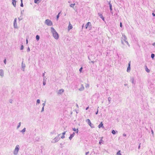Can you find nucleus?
<instances>
[{
	"label": "nucleus",
	"mask_w": 155,
	"mask_h": 155,
	"mask_svg": "<svg viewBox=\"0 0 155 155\" xmlns=\"http://www.w3.org/2000/svg\"><path fill=\"white\" fill-rule=\"evenodd\" d=\"M43 85H45L46 84V81H43Z\"/></svg>",
	"instance_id": "44"
},
{
	"label": "nucleus",
	"mask_w": 155,
	"mask_h": 155,
	"mask_svg": "<svg viewBox=\"0 0 155 155\" xmlns=\"http://www.w3.org/2000/svg\"><path fill=\"white\" fill-rule=\"evenodd\" d=\"M21 67L23 69V71H24V69L25 67V65L23 63V62H22V64H21Z\"/></svg>",
	"instance_id": "19"
},
{
	"label": "nucleus",
	"mask_w": 155,
	"mask_h": 155,
	"mask_svg": "<svg viewBox=\"0 0 155 155\" xmlns=\"http://www.w3.org/2000/svg\"><path fill=\"white\" fill-rule=\"evenodd\" d=\"M39 0H34V2L35 3H38V1Z\"/></svg>",
	"instance_id": "38"
},
{
	"label": "nucleus",
	"mask_w": 155,
	"mask_h": 155,
	"mask_svg": "<svg viewBox=\"0 0 155 155\" xmlns=\"http://www.w3.org/2000/svg\"><path fill=\"white\" fill-rule=\"evenodd\" d=\"M126 134H123V136L126 137Z\"/></svg>",
	"instance_id": "52"
},
{
	"label": "nucleus",
	"mask_w": 155,
	"mask_h": 155,
	"mask_svg": "<svg viewBox=\"0 0 155 155\" xmlns=\"http://www.w3.org/2000/svg\"><path fill=\"white\" fill-rule=\"evenodd\" d=\"M140 144L139 145V146H138V149H140Z\"/></svg>",
	"instance_id": "54"
},
{
	"label": "nucleus",
	"mask_w": 155,
	"mask_h": 155,
	"mask_svg": "<svg viewBox=\"0 0 155 155\" xmlns=\"http://www.w3.org/2000/svg\"><path fill=\"white\" fill-rule=\"evenodd\" d=\"M86 122L87 123V124L92 127L94 128V127L93 126H92V124L90 120L89 119H87L86 120Z\"/></svg>",
	"instance_id": "7"
},
{
	"label": "nucleus",
	"mask_w": 155,
	"mask_h": 155,
	"mask_svg": "<svg viewBox=\"0 0 155 155\" xmlns=\"http://www.w3.org/2000/svg\"><path fill=\"white\" fill-rule=\"evenodd\" d=\"M130 61L129 63L128 66V67H127V72H129L130 71Z\"/></svg>",
	"instance_id": "8"
},
{
	"label": "nucleus",
	"mask_w": 155,
	"mask_h": 155,
	"mask_svg": "<svg viewBox=\"0 0 155 155\" xmlns=\"http://www.w3.org/2000/svg\"><path fill=\"white\" fill-rule=\"evenodd\" d=\"M99 16L103 20H104V17L100 13L98 14Z\"/></svg>",
	"instance_id": "15"
},
{
	"label": "nucleus",
	"mask_w": 155,
	"mask_h": 155,
	"mask_svg": "<svg viewBox=\"0 0 155 155\" xmlns=\"http://www.w3.org/2000/svg\"><path fill=\"white\" fill-rule=\"evenodd\" d=\"M120 152V150H119L118 151V152L117 153V155H122Z\"/></svg>",
	"instance_id": "27"
},
{
	"label": "nucleus",
	"mask_w": 155,
	"mask_h": 155,
	"mask_svg": "<svg viewBox=\"0 0 155 155\" xmlns=\"http://www.w3.org/2000/svg\"><path fill=\"white\" fill-rule=\"evenodd\" d=\"M125 42L127 43V44L129 46V47H130V45L129 44L128 42V41H127Z\"/></svg>",
	"instance_id": "39"
},
{
	"label": "nucleus",
	"mask_w": 155,
	"mask_h": 155,
	"mask_svg": "<svg viewBox=\"0 0 155 155\" xmlns=\"http://www.w3.org/2000/svg\"><path fill=\"white\" fill-rule=\"evenodd\" d=\"M44 111V107H42L41 112H43Z\"/></svg>",
	"instance_id": "43"
},
{
	"label": "nucleus",
	"mask_w": 155,
	"mask_h": 155,
	"mask_svg": "<svg viewBox=\"0 0 155 155\" xmlns=\"http://www.w3.org/2000/svg\"><path fill=\"white\" fill-rule=\"evenodd\" d=\"M152 45L153 46H155V42L153 43V44H152Z\"/></svg>",
	"instance_id": "58"
},
{
	"label": "nucleus",
	"mask_w": 155,
	"mask_h": 155,
	"mask_svg": "<svg viewBox=\"0 0 155 155\" xmlns=\"http://www.w3.org/2000/svg\"><path fill=\"white\" fill-rule=\"evenodd\" d=\"M145 70L148 73H149L150 72V70L148 68L147 66H146L145 68Z\"/></svg>",
	"instance_id": "25"
},
{
	"label": "nucleus",
	"mask_w": 155,
	"mask_h": 155,
	"mask_svg": "<svg viewBox=\"0 0 155 155\" xmlns=\"http://www.w3.org/2000/svg\"><path fill=\"white\" fill-rule=\"evenodd\" d=\"M16 0H12V4L15 7L16 6Z\"/></svg>",
	"instance_id": "12"
},
{
	"label": "nucleus",
	"mask_w": 155,
	"mask_h": 155,
	"mask_svg": "<svg viewBox=\"0 0 155 155\" xmlns=\"http://www.w3.org/2000/svg\"><path fill=\"white\" fill-rule=\"evenodd\" d=\"M14 27L15 28H17V18H15L14 21Z\"/></svg>",
	"instance_id": "6"
},
{
	"label": "nucleus",
	"mask_w": 155,
	"mask_h": 155,
	"mask_svg": "<svg viewBox=\"0 0 155 155\" xmlns=\"http://www.w3.org/2000/svg\"><path fill=\"white\" fill-rule=\"evenodd\" d=\"M111 133L113 134H116V132L114 130H113L112 131Z\"/></svg>",
	"instance_id": "31"
},
{
	"label": "nucleus",
	"mask_w": 155,
	"mask_h": 155,
	"mask_svg": "<svg viewBox=\"0 0 155 155\" xmlns=\"http://www.w3.org/2000/svg\"><path fill=\"white\" fill-rule=\"evenodd\" d=\"M123 37L121 38V43L123 44H124L123 41L125 42L127 41V38L124 34L122 35Z\"/></svg>",
	"instance_id": "5"
},
{
	"label": "nucleus",
	"mask_w": 155,
	"mask_h": 155,
	"mask_svg": "<svg viewBox=\"0 0 155 155\" xmlns=\"http://www.w3.org/2000/svg\"><path fill=\"white\" fill-rule=\"evenodd\" d=\"M64 91V90L63 89H61L58 91V94H61Z\"/></svg>",
	"instance_id": "10"
},
{
	"label": "nucleus",
	"mask_w": 155,
	"mask_h": 155,
	"mask_svg": "<svg viewBox=\"0 0 155 155\" xmlns=\"http://www.w3.org/2000/svg\"><path fill=\"white\" fill-rule=\"evenodd\" d=\"M89 86V85L88 84H86L85 85V87L86 88L88 87Z\"/></svg>",
	"instance_id": "35"
},
{
	"label": "nucleus",
	"mask_w": 155,
	"mask_h": 155,
	"mask_svg": "<svg viewBox=\"0 0 155 155\" xmlns=\"http://www.w3.org/2000/svg\"><path fill=\"white\" fill-rule=\"evenodd\" d=\"M127 85V84H124V85H125V86H126Z\"/></svg>",
	"instance_id": "62"
},
{
	"label": "nucleus",
	"mask_w": 155,
	"mask_h": 155,
	"mask_svg": "<svg viewBox=\"0 0 155 155\" xmlns=\"http://www.w3.org/2000/svg\"><path fill=\"white\" fill-rule=\"evenodd\" d=\"M21 4H20V6L21 7H23V1H21Z\"/></svg>",
	"instance_id": "33"
},
{
	"label": "nucleus",
	"mask_w": 155,
	"mask_h": 155,
	"mask_svg": "<svg viewBox=\"0 0 155 155\" xmlns=\"http://www.w3.org/2000/svg\"><path fill=\"white\" fill-rule=\"evenodd\" d=\"M18 19L19 20V21H20L21 20H22V18H18Z\"/></svg>",
	"instance_id": "51"
},
{
	"label": "nucleus",
	"mask_w": 155,
	"mask_h": 155,
	"mask_svg": "<svg viewBox=\"0 0 155 155\" xmlns=\"http://www.w3.org/2000/svg\"><path fill=\"white\" fill-rule=\"evenodd\" d=\"M51 31L52 33L53 36L54 38L56 40L58 39L59 38L58 35L54 28L51 27Z\"/></svg>",
	"instance_id": "1"
},
{
	"label": "nucleus",
	"mask_w": 155,
	"mask_h": 155,
	"mask_svg": "<svg viewBox=\"0 0 155 155\" xmlns=\"http://www.w3.org/2000/svg\"><path fill=\"white\" fill-rule=\"evenodd\" d=\"M45 105V101L44 103H43L42 104V105L43 106V107H44Z\"/></svg>",
	"instance_id": "36"
},
{
	"label": "nucleus",
	"mask_w": 155,
	"mask_h": 155,
	"mask_svg": "<svg viewBox=\"0 0 155 155\" xmlns=\"http://www.w3.org/2000/svg\"><path fill=\"white\" fill-rule=\"evenodd\" d=\"M24 48V46L23 45H22L21 46V50H23Z\"/></svg>",
	"instance_id": "40"
},
{
	"label": "nucleus",
	"mask_w": 155,
	"mask_h": 155,
	"mask_svg": "<svg viewBox=\"0 0 155 155\" xmlns=\"http://www.w3.org/2000/svg\"><path fill=\"white\" fill-rule=\"evenodd\" d=\"M108 101L109 102V104H110V101L111 100V98L110 97H109L108 98Z\"/></svg>",
	"instance_id": "30"
},
{
	"label": "nucleus",
	"mask_w": 155,
	"mask_h": 155,
	"mask_svg": "<svg viewBox=\"0 0 155 155\" xmlns=\"http://www.w3.org/2000/svg\"><path fill=\"white\" fill-rule=\"evenodd\" d=\"M109 7H110V9L111 11H112V5L110 3V2L109 3Z\"/></svg>",
	"instance_id": "23"
},
{
	"label": "nucleus",
	"mask_w": 155,
	"mask_h": 155,
	"mask_svg": "<svg viewBox=\"0 0 155 155\" xmlns=\"http://www.w3.org/2000/svg\"><path fill=\"white\" fill-rule=\"evenodd\" d=\"M10 102L11 103H12V100H11L10 101Z\"/></svg>",
	"instance_id": "60"
},
{
	"label": "nucleus",
	"mask_w": 155,
	"mask_h": 155,
	"mask_svg": "<svg viewBox=\"0 0 155 155\" xmlns=\"http://www.w3.org/2000/svg\"><path fill=\"white\" fill-rule=\"evenodd\" d=\"M98 127L99 128L101 127H102V128H104L103 124L102 123V122L101 123V124H100L99 125Z\"/></svg>",
	"instance_id": "14"
},
{
	"label": "nucleus",
	"mask_w": 155,
	"mask_h": 155,
	"mask_svg": "<svg viewBox=\"0 0 155 155\" xmlns=\"http://www.w3.org/2000/svg\"><path fill=\"white\" fill-rule=\"evenodd\" d=\"M82 67H81L79 69V71H80V72H81V71H82Z\"/></svg>",
	"instance_id": "45"
},
{
	"label": "nucleus",
	"mask_w": 155,
	"mask_h": 155,
	"mask_svg": "<svg viewBox=\"0 0 155 155\" xmlns=\"http://www.w3.org/2000/svg\"><path fill=\"white\" fill-rule=\"evenodd\" d=\"M130 81L133 84H135V83L134 81V78L133 77L131 78Z\"/></svg>",
	"instance_id": "13"
},
{
	"label": "nucleus",
	"mask_w": 155,
	"mask_h": 155,
	"mask_svg": "<svg viewBox=\"0 0 155 155\" xmlns=\"http://www.w3.org/2000/svg\"><path fill=\"white\" fill-rule=\"evenodd\" d=\"M45 72L44 73H43V74H42V76L43 77V78L44 77H45Z\"/></svg>",
	"instance_id": "49"
},
{
	"label": "nucleus",
	"mask_w": 155,
	"mask_h": 155,
	"mask_svg": "<svg viewBox=\"0 0 155 155\" xmlns=\"http://www.w3.org/2000/svg\"><path fill=\"white\" fill-rule=\"evenodd\" d=\"M60 13H61V12H59L58 13V14L57 15V17H56V18H57V20H58V19L59 18V15Z\"/></svg>",
	"instance_id": "26"
},
{
	"label": "nucleus",
	"mask_w": 155,
	"mask_h": 155,
	"mask_svg": "<svg viewBox=\"0 0 155 155\" xmlns=\"http://www.w3.org/2000/svg\"><path fill=\"white\" fill-rule=\"evenodd\" d=\"M26 44H27L28 43V39H26Z\"/></svg>",
	"instance_id": "56"
},
{
	"label": "nucleus",
	"mask_w": 155,
	"mask_h": 155,
	"mask_svg": "<svg viewBox=\"0 0 155 155\" xmlns=\"http://www.w3.org/2000/svg\"><path fill=\"white\" fill-rule=\"evenodd\" d=\"M75 4H71L70 5V6L71 7L73 8L74 6L75 5Z\"/></svg>",
	"instance_id": "29"
},
{
	"label": "nucleus",
	"mask_w": 155,
	"mask_h": 155,
	"mask_svg": "<svg viewBox=\"0 0 155 155\" xmlns=\"http://www.w3.org/2000/svg\"><path fill=\"white\" fill-rule=\"evenodd\" d=\"M60 134L58 135L57 136L55 137L54 139H53L51 141V142L53 143H55L58 142L60 139L59 137V136Z\"/></svg>",
	"instance_id": "3"
},
{
	"label": "nucleus",
	"mask_w": 155,
	"mask_h": 155,
	"mask_svg": "<svg viewBox=\"0 0 155 155\" xmlns=\"http://www.w3.org/2000/svg\"><path fill=\"white\" fill-rule=\"evenodd\" d=\"M72 28H73V27H72V25L70 23H69V25H68V30H70L72 29Z\"/></svg>",
	"instance_id": "17"
},
{
	"label": "nucleus",
	"mask_w": 155,
	"mask_h": 155,
	"mask_svg": "<svg viewBox=\"0 0 155 155\" xmlns=\"http://www.w3.org/2000/svg\"><path fill=\"white\" fill-rule=\"evenodd\" d=\"M21 122H20L19 123H18V126H17V129H18L21 126Z\"/></svg>",
	"instance_id": "28"
},
{
	"label": "nucleus",
	"mask_w": 155,
	"mask_h": 155,
	"mask_svg": "<svg viewBox=\"0 0 155 155\" xmlns=\"http://www.w3.org/2000/svg\"><path fill=\"white\" fill-rule=\"evenodd\" d=\"M60 145H62V144L61 143H60Z\"/></svg>",
	"instance_id": "64"
},
{
	"label": "nucleus",
	"mask_w": 155,
	"mask_h": 155,
	"mask_svg": "<svg viewBox=\"0 0 155 155\" xmlns=\"http://www.w3.org/2000/svg\"><path fill=\"white\" fill-rule=\"evenodd\" d=\"M84 89V87L82 84H81V88L79 89V90L80 91H83Z\"/></svg>",
	"instance_id": "18"
},
{
	"label": "nucleus",
	"mask_w": 155,
	"mask_h": 155,
	"mask_svg": "<svg viewBox=\"0 0 155 155\" xmlns=\"http://www.w3.org/2000/svg\"><path fill=\"white\" fill-rule=\"evenodd\" d=\"M26 130V128H24L21 130L20 131L21 132H22L23 134H24L25 132V131Z\"/></svg>",
	"instance_id": "21"
},
{
	"label": "nucleus",
	"mask_w": 155,
	"mask_h": 155,
	"mask_svg": "<svg viewBox=\"0 0 155 155\" xmlns=\"http://www.w3.org/2000/svg\"><path fill=\"white\" fill-rule=\"evenodd\" d=\"M46 78L45 77H44L43 81H46Z\"/></svg>",
	"instance_id": "37"
},
{
	"label": "nucleus",
	"mask_w": 155,
	"mask_h": 155,
	"mask_svg": "<svg viewBox=\"0 0 155 155\" xmlns=\"http://www.w3.org/2000/svg\"><path fill=\"white\" fill-rule=\"evenodd\" d=\"M4 63L5 64H6V59H4Z\"/></svg>",
	"instance_id": "42"
},
{
	"label": "nucleus",
	"mask_w": 155,
	"mask_h": 155,
	"mask_svg": "<svg viewBox=\"0 0 155 155\" xmlns=\"http://www.w3.org/2000/svg\"><path fill=\"white\" fill-rule=\"evenodd\" d=\"M64 137H65V136H64V135H63L61 137V138H62V139H63V138H64Z\"/></svg>",
	"instance_id": "46"
},
{
	"label": "nucleus",
	"mask_w": 155,
	"mask_h": 155,
	"mask_svg": "<svg viewBox=\"0 0 155 155\" xmlns=\"http://www.w3.org/2000/svg\"><path fill=\"white\" fill-rule=\"evenodd\" d=\"M151 133H152V134L153 135H154V132L153 131V130H151Z\"/></svg>",
	"instance_id": "47"
},
{
	"label": "nucleus",
	"mask_w": 155,
	"mask_h": 155,
	"mask_svg": "<svg viewBox=\"0 0 155 155\" xmlns=\"http://www.w3.org/2000/svg\"><path fill=\"white\" fill-rule=\"evenodd\" d=\"M120 27H122V23L121 22H120Z\"/></svg>",
	"instance_id": "57"
},
{
	"label": "nucleus",
	"mask_w": 155,
	"mask_h": 155,
	"mask_svg": "<svg viewBox=\"0 0 155 155\" xmlns=\"http://www.w3.org/2000/svg\"><path fill=\"white\" fill-rule=\"evenodd\" d=\"M4 71L2 69H0V76L3 77L4 76Z\"/></svg>",
	"instance_id": "9"
},
{
	"label": "nucleus",
	"mask_w": 155,
	"mask_h": 155,
	"mask_svg": "<svg viewBox=\"0 0 155 155\" xmlns=\"http://www.w3.org/2000/svg\"><path fill=\"white\" fill-rule=\"evenodd\" d=\"M65 133H66V132H64L63 133H62V135H65Z\"/></svg>",
	"instance_id": "53"
},
{
	"label": "nucleus",
	"mask_w": 155,
	"mask_h": 155,
	"mask_svg": "<svg viewBox=\"0 0 155 155\" xmlns=\"http://www.w3.org/2000/svg\"><path fill=\"white\" fill-rule=\"evenodd\" d=\"M89 24H91V23L90 22H88L87 23V24H86V25L85 26V28L86 29H87V27L89 25Z\"/></svg>",
	"instance_id": "22"
},
{
	"label": "nucleus",
	"mask_w": 155,
	"mask_h": 155,
	"mask_svg": "<svg viewBox=\"0 0 155 155\" xmlns=\"http://www.w3.org/2000/svg\"><path fill=\"white\" fill-rule=\"evenodd\" d=\"M88 108H89V107H87L86 108V110H87Z\"/></svg>",
	"instance_id": "61"
},
{
	"label": "nucleus",
	"mask_w": 155,
	"mask_h": 155,
	"mask_svg": "<svg viewBox=\"0 0 155 155\" xmlns=\"http://www.w3.org/2000/svg\"><path fill=\"white\" fill-rule=\"evenodd\" d=\"M152 15H153V16H155V14L154 13H152Z\"/></svg>",
	"instance_id": "55"
},
{
	"label": "nucleus",
	"mask_w": 155,
	"mask_h": 155,
	"mask_svg": "<svg viewBox=\"0 0 155 155\" xmlns=\"http://www.w3.org/2000/svg\"><path fill=\"white\" fill-rule=\"evenodd\" d=\"M91 63H93V64H94V61H91Z\"/></svg>",
	"instance_id": "59"
},
{
	"label": "nucleus",
	"mask_w": 155,
	"mask_h": 155,
	"mask_svg": "<svg viewBox=\"0 0 155 155\" xmlns=\"http://www.w3.org/2000/svg\"><path fill=\"white\" fill-rule=\"evenodd\" d=\"M75 135V133L73 132L72 134H71L70 135V136L69 137V139L71 140L72 138Z\"/></svg>",
	"instance_id": "11"
},
{
	"label": "nucleus",
	"mask_w": 155,
	"mask_h": 155,
	"mask_svg": "<svg viewBox=\"0 0 155 155\" xmlns=\"http://www.w3.org/2000/svg\"><path fill=\"white\" fill-rule=\"evenodd\" d=\"M45 23L48 26H51L53 25L52 22L49 19H46L45 21Z\"/></svg>",
	"instance_id": "4"
},
{
	"label": "nucleus",
	"mask_w": 155,
	"mask_h": 155,
	"mask_svg": "<svg viewBox=\"0 0 155 155\" xmlns=\"http://www.w3.org/2000/svg\"><path fill=\"white\" fill-rule=\"evenodd\" d=\"M30 49L29 47H28V48L27 49V51H30Z\"/></svg>",
	"instance_id": "48"
},
{
	"label": "nucleus",
	"mask_w": 155,
	"mask_h": 155,
	"mask_svg": "<svg viewBox=\"0 0 155 155\" xmlns=\"http://www.w3.org/2000/svg\"><path fill=\"white\" fill-rule=\"evenodd\" d=\"M19 149V146L18 145H17L15 148L14 151V155H17L18 154Z\"/></svg>",
	"instance_id": "2"
},
{
	"label": "nucleus",
	"mask_w": 155,
	"mask_h": 155,
	"mask_svg": "<svg viewBox=\"0 0 155 155\" xmlns=\"http://www.w3.org/2000/svg\"><path fill=\"white\" fill-rule=\"evenodd\" d=\"M103 138V137H102L101 138V140H100L99 143L100 145H101L102 144H103L104 143V141L102 140V139Z\"/></svg>",
	"instance_id": "16"
},
{
	"label": "nucleus",
	"mask_w": 155,
	"mask_h": 155,
	"mask_svg": "<svg viewBox=\"0 0 155 155\" xmlns=\"http://www.w3.org/2000/svg\"><path fill=\"white\" fill-rule=\"evenodd\" d=\"M40 100H39V99L37 100V104H39L40 103Z\"/></svg>",
	"instance_id": "34"
},
{
	"label": "nucleus",
	"mask_w": 155,
	"mask_h": 155,
	"mask_svg": "<svg viewBox=\"0 0 155 155\" xmlns=\"http://www.w3.org/2000/svg\"><path fill=\"white\" fill-rule=\"evenodd\" d=\"M154 56H155V55H154V54H151V58H152L153 59V58H154Z\"/></svg>",
	"instance_id": "32"
},
{
	"label": "nucleus",
	"mask_w": 155,
	"mask_h": 155,
	"mask_svg": "<svg viewBox=\"0 0 155 155\" xmlns=\"http://www.w3.org/2000/svg\"><path fill=\"white\" fill-rule=\"evenodd\" d=\"M99 108V107H98V108L97 109V112L95 113V114H97L98 113V108Z\"/></svg>",
	"instance_id": "41"
},
{
	"label": "nucleus",
	"mask_w": 155,
	"mask_h": 155,
	"mask_svg": "<svg viewBox=\"0 0 155 155\" xmlns=\"http://www.w3.org/2000/svg\"><path fill=\"white\" fill-rule=\"evenodd\" d=\"M72 130L74 131L75 132L77 133H78V129H76L75 128H73Z\"/></svg>",
	"instance_id": "20"
},
{
	"label": "nucleus",
	"mask_w": 155,
	"mask_h": 155,
	"mask_svg": "<svg viewBox=\"0 0 155 155\" xmlns=\"http://www.w3.org/2000/svg\"><path fill=\"white\" fill-rule=\"evenodd\" d=\"M36 40L37 41H38L39 40V39H40V37H39V36L38 35H37L36 36Z\"/></svg>",
	"instance_id": "24"
},
{
	"label": "nucleus",
	"mask_w": 155,
	"mask_h": 155,
	"mask_svg": "<svg viewBox=\"0 0 155 155\" xmlns=\"http://www.w3.org/2000/svg\"><path fill=\"white\" fill-rule=\"evenodd\" d=\"M77 107H78V105L77 104Z\"/></svg>",
	"instance_id": "63"
},
{
	"label": "nucleus",
	"mask_w": 155,
	"mask_h": 155,
	"mask_svg": "<svg viewBox=\"0 0 155 155\" xmlns=\"http://www.w3.org/2000/svg\"><path fill=\"white\" fill-rule=\"evenodd\" d=\"M89 152L88 151V152H86V153H85V155H87V154L89 153Z\"/></svg>",
	"instance_id": "50"
}]
</instances>
